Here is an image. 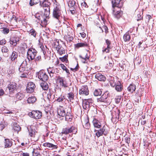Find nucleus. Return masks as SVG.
<instances>
[{
	"instance_id": "obj_25",
	"label": "nucleus",
	"mask_w": 156,
	"mask_h": 156,
	"mask_svg": "<svg viewBox=\"0 0 156 156\" xmlns=\"http://www.w3.org/2000/svg\"><path fill=\"white\" fill-rule=\"evenodd\" d=\"M95 77L100 81H104L106 80L105 76L100 73H97L95 76Z\"/></svg>"
},
{
	"instance_id": "obj_41",
	"label": "nucleus",
	"mask_w": 156,
	"mask_h": 156,
	"mask_svg": "<svg viewBox=\"0 0 156 156\" xmlns=\"http://www.w3.org/2000/svg\"><path fill=\"white\" fill-rule=\"evenodd\" d=\"M53 94V91L50 89L47 96V98L49 101H50L54 98V97L52 96Z\"/></svg>"
},
{
	"instance_id": "obj_53",
	"label": "nucleus",
	"mask_w": 156,
	"mask_h": 156,
	"mask_svg": "<svg viewBox=\"0 0 156 156\" xmlns=\"http://www.w3.org/2000/svg\"><path fill=\"white\" fill-rule=\"evenodd\" d=\"M40 48H41V51H42L44 55H45L46 53V50L47 49V47L46 46H41Z\"/></svg>"
},
{
	"instance_id": "obj_43",
	"label": "nucleus",
	"mask_w": 156,
	"mask_h": 156,
	"mask_svg": "<svg viewBox=\"0 0 156 156\" xmlns=\"http://www.w3.org/2000/svg\"><path fill=\"white\" fill-rule=\"evenodd\" d=\"M18 69L19 72L20 73L24 72V73H26V74L29 73V72H28V70L26 69L24 67H22L21 66H20Z\"/></svg>"
},
{
	"instance_id": "obj_52",
	"label": "nucleus",
	"mask_w": 156,
	"mask_h": 156,
	"mask_svg": "<svg viewBox=\"0 0 156 156\" xmlns=\"http://www.w3.org/2000/svg\"><path fill=\"white\" fill-rule=\"evenodd\" d=\"M41 146V145L40 144H34L33 146V150H41L40 147Z\"/></svg>"
},
{
	"instance_id": "obj_59",
	"label": "nucleus",
	"mask_w": 156,
	"mask_h": 156,
	"mask_svg": "<svg viewBox=\"0 0 156 156\" xmlns=\"http://www.w3.org/2000/svg\"><path fill=\"white\" fill-rule=\"evenodd\" d=\"M6 41L5 39L0 40V45H4L6 44Z\"/></svg>"
},
{
	"instance_id": "obj_15",
	"label": "nucleus",
	"mask_w": 156,
	"mask_h": 156,
	"mask_svg": "<svg viewBox=\"0 0 156 156\" xmlns=\"http://www.w3.org/2000/svg\"><path fill=\"white\" fill-rule=\"evenodd\" d=\"M79 94L80 95H87L89 94V90L87 85L82 86L80 89Z\"/></svg>"
},
{
	"instance_id": "obj_22",
	"label": "nucleus",
	"mask_w": 156,
	"mask_h": 156,
	"mask_svg": "<svg viewBox=\"0 0 156 156\" xmlns=\"http://www.w3.org/2000/svg\"><path fill=\"white\" fill-rule=\"evenodd\" d=\"M68 108H66L65 109L63 108H60L58 110V114L60 116L64 117L66 114V111Z\"/></svg>"
},
{
	"instance_id": "obj_26",
	"label": "nucleus",
	"mask_w": 156,
	"mask_h": 156,
	"mask_svg": "<svg viewBox=\"0 0 156 156\" xmlns=\"http://www.w3.org/2000/svg\"><path fill=\"white\" fill-rule=\"evenodd\" d=\"M88 46V44L86 42L82 43H79L74 44L75 48H79L80 47H87Z\"/></svg>"
},
{
	"instance_id": "obj_21",
	"label": "nucleus",
	"mask_w": 156,
	"mask_h": 156,
	"mask_svg": "<svg viewBox=\"0 0 156 156\" xmlns=\"http://www.w3.org/2000/svg\"><path fill=\"white\" fill-rule=\"evenodd\" d=\"M34 127L33 126H30L29 128H27L30 137H34L35 135L36 130Z\"/></svg>"
},
{
	"instance_id": "obj_35",
	"label": "nucleus",
	"mask_w": 156,
	"mask_h": 156,
	"mask_svg": "<svg viewBox=\"0 0 156 156\" xmlns=\"http://www.w3.org/2000/svg\"><path fill=\"white\" fill-rule=\"evenodd\" d=\"M37 100V98L35 97H29L27 100V102L29 104L33 103Z\"/></svg>"
},
{
	"instance_id": "obj_17",
	"label": "nucleus",
	"mask_w": 156,
	"mask_h": 156,
	"mask_svg": "<svg viewBox=\"0 0 156 156\" xmlns=\"http://www.w3.org/2000/svg\"><path fill=\"white\" fill-rule=\"evenodd\" d=\"M47 70L51 77L53 76L54 74L58 73L59 71L57 68L54 67H49L47 69Z\"/></svg>"
},
{
	"instance_id": "obj_51",
	"label": "nucleus",
	"mask_w": 156,
	"mask_h": 156,
	"mask_svg": "<svg viewBox=\"0 0 156 156\" xmlns=\"http://www.w3.org/2000/svg\"><path fill=\"white\" fill-rule=\"evenodd\" d=\"M54 46H55L56 50L59 49V48L62 47L61 44L59 43V40H56V42L54 44Z\"/></svg>"
},
{
	"instance_id": "obj_10",
	"label": "nucleus",
	"mask_w": 156,
	"mask_h": 156,
	"mask_svg": "<svg viewBox=\"0 0 156 156\" xmlns=\"http://www.w3.org/2000/svg\"><path fill=\"white\" fill-rule=\"evenodd\" d=\"M57 80L62 87L66 88L69 87L68 84L65 77L59 76Z\"/></svg>"
},
{
	"instance_id": "obj_37",
	"label": "nucleus",
	"mask_w": 156,
	"mask_h": 156,
	"mask_svg": "<svg viewBox=\"0 0 156 156\" xmlns=\"http://www.w3.org/2000/svg\"><path fill=\"white\" fill-rule=\"evenodd\" d=\"M68 5L70 8L73 7L75 9L76 5V1L74 0H69L68 2Z\"/></svg>"
},
{
	"instance_id": "obj_60",
	"label": "nucleus",
	"mask_w": 156,
	"mask_h": 156,
	"mask_svg": "<svg viewBox=\"0 0 156 156\" xmlns=\"http://www.w3.org/2000/svg\"><path fill=\"white\" fill-rule=\"evenodd\" d=\"M79 66L78 63H77L76 66L74 68H70V69L74 72H75L77 71L79 69Z\"/></svg>"
},
{
	"instance_id": "obj_33",
	"label": "nucleus",
	"mask_w": 156,
	"mask_h": 156,
	"mask_svg": "<svg viewBox=\"0 0 156 156\" xmlns=\"http://www.w3.org/2000/svg\"><path fill=\"white\" fill-rule=\"evenodd\" d=\"M25 96L24 94L22 92H19L16 94V97L17 99L21 100L23 99Z\"/></svg>"
},
{
	"instance_id": "obj_36",
	"label": "nucleus",
	"mask_w": 156,
	"mask_h": 156,
	"mask_svg": "<svg viewBox=\"0 0 156 156\" xmlns=\"http://www.w3.org/2000/svg\"><path fill=\"white\" fill-rule=\"evenodd\" d=\"M114 13L115 17L117 19L120 18L122 14V12L121 10L118 11L116 12L114 11Z\"/></svg>"
},
{
	"instance_id": "obj_32",
	"label": "nucleus",
	"mask_w": 156,
	"mask_h": 156,
	"mask_svg": "<svg viewBox=\"0 0 156 156\" xmlns=\"http://www.w3.org/2000/svg\"><path fill=\"white\" fill-rule=\"evenodd\" d=\"M18 57V53L15 51H13L10 56L11 60L13 61L16 60Z\"/></svg>"
},
{
	"instance_id": "obj_27",
	"label": "nucleus",
	"mask_w": 156,
	"mask_h": 156,
	"mask_svg": "<svg viewBox=\"0 0 156 156\" xmlns=\"http://www.w3.org/2000/svg\"><path fill=\"white\" fill-rule=\"evenodd\" d=\"M115 87V89L117 91H121L123 89V86L121 84L119 81H118L117 82V84Z\"/></svg>"
},
{
	"instance_id": "obj_45",
	"label": "nucleus",
	"mask_w": 156,
	"mask_h": 156,
	"mask_svg": "<svg viewBox=\"0 0 156 156\" xmlns=\"http://www.w3.org/2000/svg\"><path fill=\"white\" fill-rule=\"evenodd\" d=\"M68 55H65L62 57H60L59 59L62 62H65L66 63H67L68 60Z\"/></svg>"
},
{
	"instance_id": "obj_48",
	"label": "nucleus",
	"mask_w": 156,
	"mask_h": 156,
	"mask_svg": "<svg viewBox=\"0 0 156 156\" xmlns=\"http://www.w3.org/2000/svg\"><path fill=\"white\" fill-rule=\"evenodd\" d=\"M56 50L58 53L60 55L65 54V51L64 49L62 47L59 48V49H57Z\"/></svg>"
},
{
	"instance_id": "obj_6",
	"label": "nucleus",
	"mask_w": 156,
	"mask_h": 156,
	"mask_svg": "<svg viewBox=\"0 0 156 156\" xmlns=\"http://www.w3.org/2000/svg\"><path fill=\"white\" fill-rule=\"evenodd\" d=\"M82 106L85 110H89L90 107L93 106V100L91 98L82 99Z\"/></svg>"
},
{
	"instance_id": "obj_56",
	"label": "nucleus",
	"mask_w": 156,
	"mask_h": 156,
	"mask_svg": "<svg viewBox=\"0 0 156 156\" xmlns=\"http://www.w3.org/2000/svg\"><path fill=\"white\" fill-rule=\"evenodd\" d=\"M1 51L2 52L7 53L9 50L7 47L4 46L2 47Z\"/></svg>"
},
{
	"instance_id": "obj_13",
	"label": "nucleus",
	"mask_w": 156,
	"mask_h": 156,
	"mask_svg": "<svg viewBox=\"0 0 156 156\" xmlns=\"http://www.w3.org/2000/svg\"><path fill=\"white\" fill-rule=\"evenodd\" d=\"M111 3L113 8L117 7L121 8L123 5V2L122 0H112Z\"/></svg>"
},
{
	"instance_id": "obj_38",
	"label": "nucleus",
	"mask_w": 156,
	"mask_h": 156,
	"mask_svg": "<svg viewBox=\"0 0 156 156\" xmlns=\"http://www.w3.org/2000/svg\"><path fill=\"white\" fill-rule=\"evenodd\" d=\"M41 87L44 90H47L48 88V84L45 82H44L40 84Z\"/></svg>"
},
{
	"instance_id": "obj_3",
	"label": "nucleus",
	"mask_w": 156,
	"mask_h": 156,
	"mask_svg": "<svg viewBox=\"0 0 156 156\" xmlns=\"http://www.w3.org/2000/svg\"><path fill=\"white\" fill-rule=\"evenodd\" d=\"M109 92L106 91L101 95L100 98H97V101L98 102H104L106 103V105H108L111 102Z\"/></svg>"
},
{
	"instance_id": "obj_1",
	"label": "nucleus",
	"mask_w": 156,
	"mask_h": 156,
	"mask_svg": "<svg viewBox=\"0 0 156 156\" xmlns=\"http://www.w3.org/2000/svg\"><path fill=\"white\" fill-rule=\"evenodd\" d=\"M39 5L41 7H43L44 10V15L45 18L41 16H40L39 14H36L35 17L39 20L40 22L46 25L47 21L46 19L48 17L50 14V5L51 3L48 0H39Z\"/></svg>"
},
{
	"instance_id": "obj_24",
	"label": "nucleus",
	"mask_w": 156,
	"mask_h": 156,
	"mask_svg": "<svg viewBox=\"0 0 156 156\" xmlns=\"http://www.w3.org/2000/svg\"><path fill=\"white\" fill-rule=\"evenodd\" d=\"M95 127L100 128L101 127V123L100 121L96 119H94L92 122Z\"/></svg>"
},
{
	"instance_id": "obj_30",
	"label": "nucleus",
	"mask_w": 156,
	"mask_h": 156,
	"mask_svg": "<svg viewBox=\"0 0 156 156\" xmlns=\"http://www.w3.org/2000/svg\"><path fill=\"white\" fill-rule=\"evenodd\" d=\"M43 145L44 147H47L51 148V149H56L57 148V147L56 145L48 142H46L44 143Z\"/></svg>"
},
{
	"instance_id": "obj_2",
	"label": "nucleus",
	"mask_w": 156,
	"mask_h": 156,
	"mask_svg": "<svg viewBox=\"0 0 156 156\" xmlns=\"http://www.w3.org/2000/svg\"><path fill=\"white\" fill-rule=\"evenodd\" d=\"M55 0V2L54 3V7L53 10L52 16L54 18L59 20L60 16L62 18H64L65 16L64 15H62V12L61 9L60 4L56 2V0Z\"/></svg>"
},
{
	"instance_id": "obj_49",
	"label": "nucleus",
	"mask_w": 156,
	"mask_h": 156,
	"mask_svg": "<svg viewBox=\"0 0 156 156\" xmlns=\"http://www.w3.org/2000/svg\"><path fill=\"white\" fill-rule=\"evenodd\" d=\"M29 34L35 38L36 36L37 32L34 29L32 28L30 31Z\"/></svg>"
},
{
	"instance_id": "obj_11",
	"label": "nucleus",
	"mask_w": 156,
	"mask_h": 156,
	"mask_svg": "<svg viewBox=\"0 0 156 156\" xmlns=\"http://www.w3.org/2000/svg\"><path fill=\"white\" fill-rule=\"evenodd\" d=\"M96 133V135L99 137L100 136H102L103 134L106 135L108 133V130L106 129V127L104 125L101 128L98 130Z\"/></svg>"
},
{
	"instance_id": "obj_16",
	"label": "nucleus",
	"mask_w": 156,
	"mask_h": 156,
	"mask_svg": "<svg viewBox=\"0 0 156 156\" xmlns=\"http://www.w3.org/2000/svg\"><path fill=\"white\" fill-rule=\"evenodd\" d=\"M35 87V84L33 82H30L28 83L27 85L26 88L27 92L28 93H32L34 91V89Z\"/></svg>"
},
{
	"instance_id": "obj_44",
	"label": "nucleus",
	"mask_w": 156,
	"mask_h": 156,
	"mask_svg": "<svg viewBox=\"0 0 156 156\" xmlns=\"http://www.w3.org/2000/svg\"><path fill=\"white\" fill-rule=\"evenodd\" d=\"M41 150H33L32 153L33 156H42L40 154Z\"/></svg>"
},
{
	"instance_id": "obj_29",
	"label": "nucleus",
	"mask_w": 156,
	"mask_h": 156,
	"mask_svg": "<svg viewBox=\"0 0 156 156\" xmlns=\"http://www.w3.org/2000/svg\"><path fill=\"white\" fill-rule=\"evenodd\" d=\"M136 89V86L135 84L132 83L127 88V90L131 93H133Z\"/></svg>"
},
{
	"instance_id": "obj_28",
	"label": "nucleus",
	"mask_w": 156,
	"mask_h": 156,
	"mask_svg": "<svg viewBox=\"0 0 156 156\" xmlns=\"http://www.w3.org/2000/svg\"><path fill=\"white\" fill-rule=\"evenodd\" d=\"M67 97L68 98V101L70 102H72L74 100V95L73 92H70L67 94Z\"/></svg>"
},
{
	"instance_id": "obj_20",
	"label": "nucleus",
	"mask_w": 156,
	"mask_h": 156,
	"mask_svg": "<svg viewBox=\"0 0 156 156\" xmlns=\"http://www.w3.org/2000/svg\"><path fill=\"white\" fill-rule=\"evenodd\" d=\"M79 57L80 58L83 60L82 61V62L84 63H87V60L89 59L90 58V57L88 56L87 53L86 51L83 52V56L80 55L79 56Z\"/></svg>"
},
{
	"instance_id": "obj_50",
	"label": "nucleus",
	"mask_w": 156,
	"mask_h": 156,
	"mask_svg": "<svg viewBox=\"0 0 156 156\" xmlns=\"http://www.w3.org/2000/svg\"><path fill=\"white\" fill-rule=\"evenodd\" d=\"M20 66H22V67H24L26 69L28 70V68L27 67V61L26 60H24Z\"/></svg>"
},
{
	"instance_id": "obj_34",
	"label": "nucleus",
	"mask_w": 156,
	"mask_h": 156,
	"mask_svg": "<svg viewBox=\"0 0 156 156\" xmlns=\"http://www.w3.org/2000/svg\"><path fill=\"white\" fill-rule=\"evenodd\" d=\"M85 124L83 126L84 128L87 129H89L90 127V124L89 122V118L86 119L84 121Z\"/></svg>"
},
{
	"instance_id": "obj_5",
	"label": "nucleus",
	"mask_w": 156,
	"mask_h": 156,
	"mask_svg": "<svg viewBox=\"0 0 156 156\" xmlns=\"http://www.w3.org/2000/svg\"><path fill=\"white\" fill-rule=\"evenodd\" d=\"M77 132V129L75 126H72L70 127H67L63 128L62 133V134L67 135L68 134L75 133L76 134Z\"/></svg>"
},
{
	"instance_id": "obj_18",
	"label": "nucleus",
	"mask_w": 156,
	"mask_h": 156,
	"mask_svg": "<svg viewBox=\"0 0 156 156\" xmlns=\"http://www.w3.org/2000/svg\"><path fill=\"white\" fill-rule=\"evenodd\" d=\"M4 144L5 148L10 147L13 144L12 140L8 138L5 139L4 141Z\"/></svg>"
},
{
	"instance_id": "obj_31",
	"label": "nucleus",
	"mask_w": 156,
	"mask_h": 156,
	"mask_svg": "<svg viewBox=\"0 0 156 156\" xmlns=\"http://www.w3.org/2000/svg\"><path fill=\"white\" fill-rule=\"evenodd\" d=\"M13 129L14 131L18 133L20 131V130L21 128L19 125L17 124L16 122H14L13 123Z\"/></svg>"
},
{
	"instance_id": "obj_61",
	"label": "nucleus",
	"mask_w": 156,
	"mask_h": 156,
	"mask_svg": "<svg viewBox=\"0 0 156 156\" xmlns=\"http://www.w3.org/2000/svg\"><path fill=\"white\" fill-rule=\"evenodd\" d=\"M130 138L128 136H126L125 138V140L126 143L128 145L130 142Z\"/></svg>"
},
{
	"instance_id": "obj_4",
	"label": "nucleus",
	"mask_w": 156,
	"mask_h": 156,
	"mask_svg": "<svg viewBox=\"0 0 156 156\" xmlns=\"http://www.w3.org/2000/svg\"><path fill=\"white\" fill-rule=\"evenodd\" d=\"M37 51L33 48H30L28 49L27 52V58L29 61L34 59L36 56Z\"/></svg>"
},
{
	"instance_id": "obj_64",
	"label": "nucleus",
	"mask_w": 156,
	"mask_h": 156,
	"mask_svg": "<svg viewBox=\"0 0 156 156\" xmlns=\"http://www.w3.org/2000/svg\"><path fill=\"white\" fill-rule=\"evenodd\" d=\"M137 21H139L143 19V16L140 14H138L137 15Z\"/></svg>"
},
{
	"instance_id": "obj_7",
	"label": "nucleus",
	"mask_w": 156,
	"mask_h": 156,
	"mask_svg": "<svg viewBox=\"0 0 156 156\" xmlns=\"http://www.w3.org/2000/svg\"><path fill=\"white\" fill-rule=\"evenodd\" d=\"M42 115V112L39 110H33L28 113L30 117L36 119H40Z\"/></svg>"
},
{
	"instance_id": "obj_23",
	"label": "nucleus",
	"mask_w": 156,
	"mask_h": 156,
	"mask_svg": "<svg viewBox=\"0 0 156 156\" xmlns=\"http://www.w3.org/2000/svg\"><path fill=\"white\" fill-rule=\"evenodd\" d=\"M119 114L120 110L119 109H117L115 111H113L112 113V119L114 118H115L119 120Z\"/></svg>"
},
{
	"instance_id": "obj_46",
	"label": "nucleus",
	"mask_w": 156,
	"mask_h": 156,
	"mask_svg": "<svg viewBox=\"0 0 156 156\" xmlns=\"http://www.w3.org/2000/svg\"><path fill=\"white\" fill-rule=\"evenodd\" d=\"M2 29V32L5 34H8L9 32V28L6 27H3L1 28Z\"/></svg>"
},
{
	"instance_id": "obj_47",
	"label": "nucleus",
	"mask_w": 156,
	"mask_h": 156,
	"mask_svg": "<svg viewBox=\"0 0 156 156\" xmlns=\"http://www.w3.org/2000/svg\"><path fill=\"white\" fill-rule=\"evenodd\" d=\"M65 99V98L64 96L61 95L59 97L57 98L56 101L58 102H62L64 101Z\"/></svg>"
},
{
	"instance_id": "obj_42",
	"label": "nucleus",
	"mask_w": 156,
	"mask_h": 156,
	"mask_svg": "<svg viewBox=\"0 0 156 156\" xmlns=\"http://www.w3.org/2000/svg\"><path fill=\"white\" fill-rule=\"evenodd\" d=\"M102 93V90L99 89H95L94 92V94L95 96H97L100 95Z\"/></svg>"
},
{
	"instance_id": "obj_39",
	"label": "nucleus",
	"mask_w": 156,
	"mask_h": 156,
	"mask_svg": "<svg viewBox=\"0 0 156 156\" xmlns=\"http://www.w3.org/2000/svg\"><path fill=\"white\" fill-rule=\"evenodd\" d=\"M123 39L124 41H129L130 39V37L129 34L128 32H126L124 35Z\"/></svg>"
},
{
	"instance_id": "obj_54",
	"label": "nucleus",
	"mask_w": 156,
	"mask_h": 156,
	"mask_svg": "<svg viewBox=\"0 0 156 156\" xmlns=\"http://www.w3.org/2000/svg\"><path fill=\"white\" fill-rule=\"evenodd\" d=\"M60 65L61 66L62 69L64 70H65L66 72L68 73L69 74V72L68 69H67L65 66L63 64H60Z\"/></svg>"
},
{
	"instance_id": "obj_9",
	"label": "nucleus",
	"mask_w": 156,
	"mask_h": 156,
	"mask_svg": "<svg viewBox=\"0 0 156 156\" xmlns=\"http://www.w3.org/2000/svg\"><path fill=\"white\" fill-rule=\"evenodd\" d=\"M105 43L107 45L106 47L104 46L102 48V51L103 53H108L110 51L112 48L111 41L108 39L105 40Z\"/></svg>"
},
{
	"instance_id": "obj_62",
	"label": "nucleus",
	"mask_w": 156,
	"mask_h": 156,
	"mask_svg": "<svg viewBox=\"0 0 156 156\" xmlns=\"http://www.w3.org/2000/svg\"><path fill=\"white\" fill-rule=\"evenodd\" d=\"M27 48V45L25 44V45H23V46H22L21 47V49L22 50L21 51L22 52V53H23L25 52L26 48Z\"/></svg>"
},
{
	"instance_id": "obj_8",
	"label": "nucleus",
	"mask_w": 156,
	"mask_h": 156,
	"mask_svg": "<svg viewBox=\"0 0 156 156\" xmlns=\"http://www.w3.org/2000/svg\"><path fill=\"white\" fill-rule=\"evenodd\" d=\"M36 74L37 75L38 78L43 82H46L48 79V75L43 70H40Z\"/></svg>"
},
{
	"instance_id": "obj_63",
	"label": "nucleus",
	"mask_w": 156,
	"mask_h": 156,
	"mask_svg": "<svg viewBox=\"0 0 156 156\" xmlns=\"http://www.w3.org/2000/svg\"><path fill=\"white\" fill-rule=\"evenodd\" d=\"M23 73L21 75L20 77L21 78H27V75L28 74H26V73H24V72H23Z\"/></svg>"
},
{
	"instance_id": "obj_55",
	"label": "nucleus",
	"mask_w": 156,
	"mask_h": 156,
	"mask_svg": "<svg viewBox=\"0 0 156 156\" xmlns=\"http://www.w3.org/2000/svg\"><path fill=\"white\" fill-rule=\"evenodd\" d=\"M36 62V64L38 62H39L41 61V55H38L36 58L35 57V58L34 59Z\"/></svg>"
},
{
	"instance_id": "obj_19",
	"label": "nucleus",
	"mask_w": 156,
	"mask_h": 156,
	"mask_svg": "<svg viewBox=\"0 0 156 156\" xmlns=\"http://www.w3.org/2000/svg\"><path fill=\"white\" fill-rule=\"evenodd\" d=\"M19 41V40L16 37H12L10 38L9 42L10 43L11 46L12 45L13 47H16Z\"/></svg>"
},
{
	"instance_id": "obj_14",
	"label": "nucleus",
	"mask_w": 156,
	"mask_h": 156,
	"mask_svg": "<svg viewBox=\"0 0 156 156\" xmlns=\"http://www.w3.org/2000/svg\"><path fill=\"white\" fill-rule=\"evenodd\" d=\"M17 84L15 83H10L8 85V87L10 94H13L17 90Z\"/></svg>"
},
{
	"instance_id": "obj_12",
	"label": "nucleus",
	"mask_w": 156,
	"mask_h": 156,
	"mask_svg": "<svg viewBox=\"0 0 156 156\" xmlns=\"http://www.w3.org/2000/svg\"><path fill=\"white\" fill-rule=\"evenodd\" d=\"M66 111V113L65 115L66 121L68 122H71L73 118V116L72 115L71 108L68 107Z\"/></svg>"
},
{
	"instance_id": "obj_40",
	"label": "nucleus",
	"mask_w": 156,
	"mask_h": 156,
	"mask_svg": "<svg viewBox=\"0 0 156 156\" xmlns=\"http://www.w3.org/2000/svg\"><path fill=\"white\" fill-rule=\"evenodd\" d=\"M117 82H118V81L117 80L116 81L114 77H112L109 83L110 85L112 87H114L117 84Z\"/></svg>"
},
{
	"instance_id": "obj_58",
	"label": "nucleus",
	"mask_w": 156,
	"mask_h": 156,
	"mask_svg": "<svg viewBox=\"0 0 156 156\" xmlns=\"http://www.w3.org/2000/svg\"><path fill=\"white\" fill-rule=\"evenodd\" d=\"M38 3V2L35 1V0H30L29 2V4L30 6H33L34 5H36Z\"/></svg>"
},
{
	"instance_id": "obj_57",
	"label": "nucleus",
	"mask_w": 156,
	"mask_h": 156,
	"mask_svg": "<svg viewBox=\"0 0 156 156\" xmlns=\"http://www.w3.org/2000/svg\"><path fill=\"white\" fill-rule=\"evenodd\" d=\"M102 28H101V27H99V28L101 29L102 31V32H104L103 30H105V32L106 33H107L108 31V27L106 26H103L102 27Z\"/></svg>"
}]
</instances>
